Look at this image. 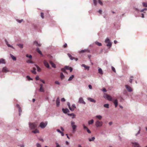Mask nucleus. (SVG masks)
I'll return each mask as SVG.
<instances>
[{"instance_id": "bb28decb", "label": "nucleus", "mask_w": 147, "mask_h": 147, "mask_svg": "<svg viewBox=\"0 0 147 147\" xmlns=\"http://www.w3.org/2000/svg\"><path fill=\"white\" fill-rule=\"evenodd\" d=\"M98 72L100 74H103V72L101 68H99L98 70Z\"/></svg>"}, {"instance_id": "aec40b11", "label": "nucleus", "mask_w": 147, "mask_h": 147, "mask_svg": "<svg viewBox=\"0 0 147 147\" xmlns=\"http://www.w3.org/2000/svg\"><path fill=\"white\" fill-rule=\"evenodd\" d=\"M49 63L51 65L52 67L54 68L56 67V65L55 64L53 63L51 61H49Z\"/></svg>"}, {"instance_id": "ddd939ff", "label": "nucleus", "mask_w": 147, "mask_h": 147, "mask_svg": "<svg viewBox=\"0 0 147 147\" xmlns=\"http://www.w3.org/2000/svg\"><path fill=\"white\" fill-rule=\"evenodd\" d=\"M62 110L63 112L65 113H66L69 111V109L67 108H65V109L63 108Z\"/></svg>"}, {"instance_id": "20e7f679", "label": "nucleus", "mask_w": 147, "mask_h": 147, "mask_svg": "<svg viewBox=\"0 0 147 147\" xmlns=\"http://www.w3.org/2000/svg\"><path fill=\"white\" fill-rule=\"evenodd\" d=\"M105 42V43H107V47H110L111 46L112 43L110 42V40L108 38H107L106 39Z\"/></svg>"}, {"instance_id": "f704fd0d", "label": "nucleus", "mask_w": 147, "mask_h": 147, "mask_svg": "<svg viewBox=\"0 0 147 147\" xmlns=\"http://www.w3.org/2000/svg\"><path fill=\"white\" fill-rule=\"evenodd\" d=\"M96 117L100 120L102 118V116L100 115H97L96 116Z\"/></svg>"}, {"instance_id": "c756f323", "label": "nucleus", "mask_w": 147, "mask_h": 147, "mask_svg": "<svg viewBox=\"0 0 147 147\" xmlns=\"http://www.w3.org/2000/svg\"><path fill=\"white\" fill-rule=\"evenodd\" d=\"M32 132L36 134L37 133H39V131L37 129H35L34 130L32 131Z\"/></svg>"}, {"instance_id": "ea45409f", "label": "nucleus", "mask_w": 147, "mask_h": 147, "mask_svg": "<svg viewBox=\"0 0 147 147\" xmlns=\"http://www.w3.org/2000/svg\"><path fill=\"white\" fill-rule=\"evenodd\" d=\"M143 6L145 7H147V3H142Z\"/></svg>"}, {"instance_id": "09e8293b", "label": "nucleus", "mask_w": 147, "mask_h": 147, "mask_svg": "<svg viewBox=\"0 0 147 147\" xmlns=\"http://www.w3.org/2000/svg\"><path fill=\"white\" fill-rule=\"evenodd\" d=\"M93 2L95 5H97V1L96 0H93Z\"/></svg>"}, {"instance_id": "603ef678", "label": "nucleus", "mask_w": 147, "mask_h": 147, "mask_svg": "<svg viewBox=\"0 0 147 147\" xmlns=\"http://www.w3.org/2000/svg\"><path fill=\"white\" fill-rule=\"evenodd\" d=\"M55 144H56V147H60V145H59V144L58 143L56 142L55 143Z\"/></svg>"}, {"instance_id": "1a4fd4ad", "label": "nucleus", "mask_w": 147, "mask_h": 147, "mask_svg": "<svg viewBox=\"0 0 147 147\" xmlns=\"http://www.w3.org/2000/svg\"><path fill=\"white\" fill-rule=\"evenodd\" d=\"M67 55L69 57L70 59L71 60L75 59L76 61H77L78 60V59L77 58H75L72 57L71 55L69 53H68Z\"/></svg>"}, {"instance_id": "f03ea898", "label": "nucleus", "mask_w": 147, "mask_h": 147, "mask_svg": "<svg viewBox=\"0 0 147 147\" xmlns=\"http://www.w3.org/2000/svg\"><path fill=\"white\" fill-rule=\"evenodd\" d=\"M71 123L73 131H75L77 127V126L75 125V122L73 121H71Z\"/></svg>"}, {"instance_id": "423d86ee", "label": "nucleus", "mask_w": 147, "mask_h": 147, "mask_svg": "<svg viewBox=\"0 0 147 147\" xmlns=\"http://www.w3.org/2000/svg\"><path fill=\"white\" fill-rule=\"evenodd\" d=\"M47 124V123H44L43 122H42L40 123V126L41 128H45V127L46 126Z\"/></svg>"}, {"instance_id": "c9c22d12", "label": "nucleus", "mask_w": 147, "mask_h": 147, "mask_svg": "<svg viewBox=\"0 0 147 147\" xmlns=\"http://www.w3.org/2000/svg\"><path fill=\"white\" fill-rule=\"evenodd\" d=\"M134 78V77L133 76H131L130 78V80H129V82L131 83L132 82V81L133 80V79Z\"/></svg>"}, {"instance_id": "864d4df0", "label": "nucleus", "mask_w": 147, "mask_h": 147, "mask_svg": "<svg viewBox=\"0 0 147 147\" xmlns=\"http://www.w3.org/2000/svg\"><path fill=\"white\" fill-rule=\"evenodd\" d=\"M41 16L42 18H44V13H41Z\"/></svg>"}, {"instance_id": "a18cd8bd", "label": "nucleus", "mask_w": 147, "mask_h": 147, "mask_svg": "<svg viewBox=\"0 0 147 147\" xmlns=\"http://www.w3.org/2000/svg\"><path fill=\"white\" fill-rule=\"evenodd\" d=\"M26 57H29L30 59H31L32 58V56L31 55H29L28 54H27L26 55Z\"/></svg>"}, {"instance_id": "7ed1b4c3", "label": "nucleus", "mask_w": 147, "mask_h": 147, "mask_svg": "<svg viewBox=\"0 0 147 147\" xmlns=\"http://www.w3.org/2000/svg\"><path fill=\"white\" fill-rule=\"evenodd\" d=\"M103 122L102 121H100L98 120L96 121L95 122V125L97 127L101 126Z\"/></svg>"}, {"instance_id": "dca6fc26", "label": "nucleus", "mask_w": 147, "mask_h": 147, "mask_svg": "<svg viewBox=\"0 0 147 147\" xmlns=\"http://www.w3.org/2000/svg\"><path fill=\"white\" fill-rule=\"evenodd\" d=\"M9 70L6 67H4L3 68L2 71L3 72H8Z\"/></svg>"}, {"instance_id": "2f4dec72", "label": "nucleus", "mask_w": 147, "mask_h": 147, "mask_svg": "<svg viewBox=\"0 0 147 147\" xmlns=\"http://www.w3.org/2000/svg\"><path fill=\"white\" fill-rule=\"evenodd\" d=\"M10 55L11 58L13 60L16 61V58L15 56L11 54Z\"/></svg>"}, {"instance_id": "a19ab883", "label": "nucleus", "mask_w": 147, "mask_h": 147, "mask_svg": "<svg viewBox=\"0 0 147 147\" xmlns=\"http://www.w3.org/2000/svg\"><path fill=\"white\" fill-rule=\"evenodd\" d=\"M18 45L21 48H23V45L22 44H18Z\"/></svg>"}, {"instance_id": "0e129e2a", "label": "nucleus", "mask_w": 147, "mask_h": 147, "mask_svg": "<svg viewBox=\"0 0 147 147\" xmlns=\"http://www.w3.org/2000/svg\"><path fill=\"white\" fill-rule=\"evenodd\" d=\"M67 105H68V106L69 107V108L71 107L70 106V103H69V102H68L67 103Z\"/></svg>"}, {"instance_id": "f8f14e48", "label": "nucleus", "mask_w": 147, "mask_h": 147, "mask_svg": "<svg viewBox=\"0 0 147 147\" xmlns=\"http://www.w3.org/2000/svg\"><path fill=\"white\" fill-rule=\"evenodd\" d=\"M76 108V107L74 104H73L71 107L69 108V109L72 111H73Z\"/></svg>"}, {"instance_id": "4c0bfd02", "label": "nucleus", "mask_w": 147, "mask_h": 147, "mask_svg": "<svg viewBox=\"0 0 147 147\" xmlns=\"http://www.w3.org/2000/svg\"><path fill=\"white\" fill-rule=\"evenodd\" d=\"M95 44L99 46H101L102 45V44L101 43H100L98 42H95Z\"/></svg>"}, {"instance_id": "f3484780", "label": "nucleus", "mask_w": 147, "mask_h": 147, "mask_svg": "<svg viewBox=\"0 0 147 147\" xmlns=\"http://www.w3.org/2000/svg\"><path fill=\"white\" fill-rule=\"evenodd\" d=\"M134 147H140L139 144L136 142L133 143Z\"/></svg>"}, {"instance_id": "9d476101", "label": "nucleus", "mask_w": 147, "mask_h": 147, "mask_svg": "<svg viewBox=\"0 0 147 147\" xmlns=\"http://www.w3.org/2000/svg\"><path fill=\"white\" fill-rule=\"evenodd\" d=\"M43 63L46 67L47 68L49 67V65L46 60H44L43 61Z\"/></svg>"}, {"instance_id": "c03bdc74", "label": "nucleus", "mask_w": 147, "mask_h": 147, "mask_svg": "<svg viewBox=\"0 0 147 147\" xmlns=\"http://www.w3.org/2000/svg\"><path fill=\"white\" fill-rule=\"evenodd\" d=\"M36 67L37 68L38 71V72H40L41 70L40 68L38 66H37Z\"/></svg>"}, {"instance_id": "de8ad7c7", "label": "nucleus", "mask_w": 147, "mask_h": 147, "mask_svg": "<svg viewBox=\"0 0 147 147\" xmlns=\"http://www.w3.org/2000/svg\"><path fill=\"white\" fill-rule=\"evenodd\" d=\"M87 50H82L80 51V53H83L87 51Z\"/></svg>"}, {"instance_id": "6e6d98bb", "label": "nucleus", "mask_w": 147, "mask_h": 147, "mask_svg": "<svg viewBox=\"0 0 147 147\" xmlns=\"http://www.w3.org/2000/svg\"><path fill=\"white\" fill-rule=\"evenodd\" d=\"M36 80H40V79L39 78V77L38 76H37L36 77Z\"/></svg>"}, {"instance_id": "4d7b16f0", "label": "nucleus", "mask_w": 147, "mask_h": 147, "mask_svg": "<svg viewBox=\"0 0 147 147\" xmlns=\"http://www.w3.org/2000/svg\"><path fill=\"white\" fill-rule=\"evenodd\" d=\"M102 91L104 92H106L107 91L106 89L104 88H102Z\"/></svg>"}, {"instance_id": "774afa93", "label": "nucleus", "mask_w": 147, "mask_h": 147, "mask_svg": "<svg viewBox=\"0 0 147 147\" xmlns=\"http://www.w3.org/2000/svg\"><path fill=\"white\" fill-rule=\"evenodd\" d=\"M63 47L64 48H66L67 47V45L66 43H65Z\"/></svg>"}, {"instance_id": "0eeeda50", "label": "nucleus", "mask_w": 147, "mask_h": 147, "mask_svg": "<svg viewBox=\"0 0 147 147\" xmlns=\"http://www.w3.org/2000/svg\"><path fill=\"white\" fill-rule=\"evenodd\" d=\"M125 87L127 91L129 92H131L132 91V89L128 85H125Z\"/></svg>"}, {"instance_id": "79ce46f5", "label": "nucleus", "mask_w": 147, "mask_h": 147, "mask_svg": "<svg viewBox=\"0 0 147 147\" xmlns=\"http://www.w3.org/2000/svg\"><path fill=\"white\" fill-rule=\"evenodd\" d=\"M26 78L28 80H32V79L30 78L29 76H27Z\"/></svg>"}, {"instance_id": "393cba45", "label": "nucleus", "mask_w": 147, "mask_h": 147, "mask_svg": "<svg viewBox=\"0 0 147 147\" xmlns=\"http://www.w3.org/2000/svg\"><path fill=\"white\" fill-rule=\"evenodd\" d=\"M5 42L6 45L8 47H10L12 48H13V47H12V46L11 45H10L8 44V42L6 40H5Z\"/></svg>"}, {"instance_id": "e433bc0d", "label": "nucleus", "mask_w": 147, "mask_h": 147, "mask_svg": "<svg viewBox=\"0 0 147 147\" xmlns=\"http://www.w3.org/2000/svg\"><path fill=\"white\" fill-rule=\"evenodd\" d=\"M66 69L65 68V67H64V68H62L61 70L63 72L65 73H67V72L66 71Z\"/></svg>"}, {"instance_id": "cd10ccee", "label": "nucleus", "mask_w": 147, "mask_h": 147, "mask_svg": "<svg viewBox=\"0 0 147 147\" xmlns=\"http://www.w3.org/2000/svg\"><path fill=\"white\" fill-rule=\"evenodd\" d=\"M60 77H61V80L65 78V76L62 73H61Z\"/></svg>"}, {"instance_id": "c85d7f7f", "label": "nucleus", "mask_w": 147, "mask_h": 147, "mask_svg": "<svg viewBox=\"0 0 147 147\" xmlns=\"http://www.w3.org/2000/svg\"><path fill=\"white\" fill-rule=\"evenodd\" d=\"M94 121L93 119H91L88 121V123L89 125L92 124L94 123Z\"/></svg>"}, {"instance_id": "680f3d73", "label": "nucleus", "mask_w": 147, "mask_h": 147, "mask_svg": "<svg viewBox=\"0 0 147 147\" xmlns=\"http://www.w3.org/2000/svg\"><path fill=\"white\" fill-rule=\"evenodd\" d=\"M88 87L90 89H92V87L91 85H88Z\"/></svg>"}, {"instance_id": "7c9ffc66", "label": "nucleus", "mask_w": 147, "mask_h": 147, "mask_svg": "<svg viewBox=\"0 0 147 147\" xmlns=\"http://www.w3.org/2000/svg\"><path fill=\"white\" fill-rule=\"evenodd\" d=\"M74 75H72L71 76H70L68 80V81H71V80L72 79L74 78Z\"/></svg>"}, {"instance_id": "412c9836", "label": "nucleus", "mask_w": 147, "mask_h": 147, "mask_svg": "<svg viewBox=\"0 0 147 147\" xmlns=\"http://www.w3.org/2000/svg\"><path fill=\"white\" fill-rule=\"evenodd\" d=\"M113 103L114 104L115 106V107H116L118 105V103L117 100V99L115 100L114 101Z\"/></svg>"}, {"instance_id": "a878e982", "label": "nucleus", "mask_w": 147, "mask_h": 147, "mask_svg": "<svg viewBox=\"0 0 147 147\" xmlns=\"http://www.w3.org/2000/svg\"><path fill=\"white\" fill-rule=\"evenodd\" d=\"M5 63V60L3 59H0V64L1 63Z\"/></svg>"}, {"instance_id": "6e6552de", "label": "nucleus", "mask_w": 147, "mask_h": 147, "mask_svg": "<svg viewBox=\"0 0 147 147\" xmlns=\"http://www.w3.org/2000/svg\"><path fill=\"white\" fill-rule=\"evenodd\" d=\"M40 88L39 89V91L41 92H44L45 90L43 87V85L42 84H40Z\"/></svg>"}, {"instance_id": "4be33fe9", "label": "nucleus", "mask_w": 147, "mask_h": 147, "mask_svg": "<svg viewBox=\"0 0 147 147\" xmlns=\"http://www.w3.org/2000/svg\"><path fill=\"white\" fill-rule=\"evenodd\" d=\"M36 51L41 55H42V53L41 51L40 50L39 48L37 47L36 49Z\"/></svg>"}, {"instance_id": "338daca9", "label": "nucleus", "mask_w": 147, "mask_h": 147, "mask_svg": "<svg viewBox=\"0 0 147 147\" xmlns=\"http://www.w3.org/2000/svg\"><path fill=\"white\" fill-rule=\"evenodd\" d=\"M55 83L56 84H59L60 83L59 82V81H56L55 82Z\"/></svg>"}, {"instance_id": "49530a36", "label": "nucleus", "mask_w": 147, "mask_h": 147, "mask_svg": "<svg viewBox=\"0 0 147 147\" xmlns=\"http://www.w3.org/2000/svg\"><path fill=\"white\" fill-rule=\"evenodd\" d=\"M98 3L101 5H102V3L100 0H98Z\"/></svg>"}, {"instance_id": "e2e57ef3", "label": "nucleus", "mask_w": 147, "mask_h": 147, "mask_svg": "<svg viewBox=\"0 0 147 147\" xmlns=\"http://www.w3.org/2000/svg\"><path fill=\"white\" fill-rule=\"evenodd\" d=\"M40 81H41L43 83H44V84H45V81L44 80H41V79H40Z\"/></svg>"}, {"instance_id": "f257e3e1", "label": "nucleus", "mask_w": 147, "mask_h": 147, "mask_svg": "<svg viewBox=\"0 0 147 147\" xmlns=\"http://www.w3.org/2000/svg\"><path fill=\"white\" fill-rule=\"evenodd\" d=\"M29 125V127L31 129H35L37 127L38 125V123L37 122L34 123H30Z\"/></svg>"}, {"instance_id": "13d9d810", "label": "nucleus", "mask_w": 147, "mask_h": 147, "mask_svg": "<svg viewBox=\"0 0 147 147\" xmlns=\"http://www.w3.org/2000/svg\"><path fill=\"white\" fill-rule=\"evenodd\" d=\"M65 99L63 98H62L61 99V101L62 102L65 101Z\"/></svg>"}, {"instance_id": "69168bd1", "label": "nucleus", "mask_w": 147, "mask_h": 147, "mask_svg": "<svg viewBox=\"0 0 147 147\" xmlns=\"http://www.w3.org/2000/svg\"><path fill=\"white\" fill-rule=\"evenodd\" d=\"M87 132L89 133H91V131H90V130L88 129H87Z\"/></svg>"}, {"instance_id": "bf43d9fd", "label": "nucleus", "mask_w": 147, "mask_h": 147, "mask_svg": "<svg viewBox=\"0 0 147 147\" xmlns=\"http://www.w3.org/2000/svg\"><path fill=\"white\" fill-rule=\"evenodd\" d=\"M65 67L66 69L68 70L70 68L68 66H65Z\"/></svg>"}, {"instance_id": "5701e85b", "label": "nucleus", "mask_w": 147, "mask_h": 147, "mask_svg": "<svg viewBox=\"0 0 147 147\" xmlns=\"http://www.w3.org/2000/svg\"><path fill=\"white\" fill-rule=\"evenodd\" d=\"M34 44L36 45V46L40 47L41 46V45L40 44L38 43V42L36 41H35L34 42Z\"/></svg>"}, {"instance_id": "a211bd4d", "label": "nucleus", "mask_w": 147, "mask_h": 147, "mask_svg": "<svg viewBox=\"0 0 147 147\" xmlns=\"http://www.w3.org/2000/svg\"><path fill=\"white\" fill-rule=\"evenodd\" d=\"M88 100L91 102H92L94 103H95L96 102V101L95 100L91 98H88Z\"/></svg>"}, {"instance_id": "052dcab7", "label": "nucleus", "mask_w": 147, "mask_h": 147, "mask_svg": "<svg viewBox=\"0 0 147 147\" xmlns=\"http://www.w3.org/2000/svg\"><path fill=\"white\" fill-rule=\"evenodd\" d=\"M68 70H70V72H71L73 70V69L72 67H70V68H69V69Z\"/></svg>"}, {"instance_id": "9b49d317", "label": "nucleus", "mask_w": 147, "mask_h": 147, "mask_svg": "<svg viewBox=\"0 0 147 147\" xmlns=\"http://www.w3.org/2000/svg\"><path fill=\"white\" fill-rule=\"evenodd\" d=\"M79 102L80 103H83L84 104H85V102L84 101L83 99L82 98H80L79 99Z\"/></svg>"}, {"instance_id": "3c124183", "label": "nucleus", "mask_w": 147, "mask_h": 147, "mask_svg": "<svg viewBox=\"0 0 147 147\" xmlns=\"http://www.w3.org/2000/svg\"><path fill=\"white\" fill-rule=\"evenodd\" d=\"M36 147H41V145L38 143L36 144Z\"/></svg>"}, {"instance_id": "72a5a7b5", "label": "nucleus", "mask_w": 147, "mask_h": 147, "mask_svg": "<svg viewBox=\"0 0 147 147\" xmlns=\"http://www.w3.org/2000/svg\"><path fill=\"white\" fill-rule=\"evenodd\" d=\"M95 138L94 137H92L90 138H89L88 140L89 141H93L95 139Z\"/></svg>"}, {"instance_id": "8fccbe9b", "label": "nucleus", "mask_w": 147, "mask_h": 147, "mask_svg": "<svg viewBox=\"0 0 147 147\" xmlns=\"http://www.w3.org/2000/svg\"><path fill=\"white\" fill-rule=\"evenodd\" d=\"M17 21L18 22H19L20 23L23 21V20L22 19L21 20H17Z\"/></svg>"}, {"instance_id": "2eb2a0df", "label": "nucleus", "mask_w": 147, "mask_h": 147, "mask_svg": "<svg viewBox=\"0 0 147 147\" xmlns=\"http://www.w3.org/2000/svg\"><path fill=\"white\" fill-rule=\"evenodd\" d=\"M60 103V99L59 97H58L56 100V104L57 106V107H59V106Z\"/></svg>"}, {"instance_id": "5fc2aeb1", "label": "nucleus", "mask_w": 147, "mask_h": 147, "mask_svg": "<svg viewBox=\"0 0 147 147\" xmlns=\"http://www.w3.org/2000/svg\"><path fill=\"white\" fill-rule=\"evenodd\" d=\"M112 70L115 72H116V71L115 68L113 66L112 67Z\"/></svg>"}, {"instance_id": "37998d69", "label": "nucleus", "mask_w": 147, "mask_h": 147, "mask_svg": "<svg viewBox=\"0 0 147 147\" xmlns=\"http://www.w3.org/2000/svg\"><path fill=\"white\" fill-rule=\"evenodd\" d=\"M82 126H83L84 129H86L87 130L88 129V127H86L84 124H83Z\"/></svg>"}, {"instance_id": "39448f33", "label": "nucleus", "mask_w": 147, "mask_h": 147, "mask_svg": "<svg viewBox=\"0 0 147 147\" xmlns=\"http://www.w3.org/2000/svg\"><path fill=\"white\" fill-rule=\"evenodd\" d=\"M104 97L105 98H107V100H112V98L111 97L107 94H105L104 95Z\"/></svg>"}, {"instance_id": "6ab92c4d", "label": "nucleus", "mask_w": 147, "mask_h": 147, "mask_svg": "<svg viewBox=\"0 0 147 147\" xmlns=\"http://www.w3.org/2000/svg\"><path fill=\"white\" fill-rule=\"evenodd\" d=\"M82 66L84 67L85 69H86L89 70V67L85 65L84 64H83L82 65Z\"/></svg>"}, {"instance_id": "58836bf2", "label": "nucleus", "mask_w": 147, "mask_h": 147, "mask_svg": "<svg viewBox=\"0 0 147 147\" xmlns=\"http://www.w3.org/2000/svg\"><path fill=\"white\" fill-rule=\"evenodd\" d=\"M104 107H105L108 108H109V105L108 104H105L104 105Z\"/></svg>"}, {"instance_id": "b1692460", "label": "nucleus", "mask_w": 147, "mask_h": 147, "mask_svg": "<svg viewBox=\"0 0 147 147\" xmlns=\"http://www.w3.org/2000/svg\"><path fill=\"white\" fill-rule=\"evenodd\" d=\"M68 115L69 116H73V117H72V118H75V117L76 116V115L73 113H72L71 114L68 113Z\"/></svg>"}, {"instance_id": "4468645a", "label": "nucleus", "mask_w": 147, "mask_h": 147, "mask_svg": "<svg viewBox=\"0 0 147 147\" xmlns=\"http://www.w3.org/2000/svg\"><path fill=\"white\" fill-rule=\"evenodd\" d=\"M17 107L19 108V115H20V113L22 112V110L21 109V108L20 107L19 105L18 104H17L16 105Z\"/></svg>"}, {"instance_id": "473e14b6", "label": "nucleus", "mask_w": 147, "mask_h": 147, "mask_svg": "<svg viewBox=\"0 0 147 147\" xmlns=\"http://www.w3.org/2000/svg\"><path fill=\"white\" fill-rule=\"evenodd\" d=\"M32 73L34 74H36V69L35 68H33V70H32L31 71Z\"/></svg>"}]
</instances>
